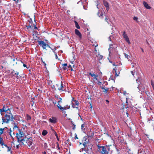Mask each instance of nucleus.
I'll return each instance as SVG.
<instances>
[{"mask_svg":"<svg viewBox=\"0 0 154 154\" xmlns=\"http://www.w3.org/2000/svg\"><path fill=\"white\" fill-rule=\"evenodd\" d=\"M54 53L55 55V58H56V59H58V60H59V59L58 58V56L57 55V53L56 52H54Z\"/></svg>","mask_w":154,"mask_h":154,"instance_id":"473e14b6","label":"nucleus"},{"mask_svg":"<svg viewBox=\"0 0 154 154\" xmlns=\"http://www.w3.org/2000/svg\"><path fill=\"white\" fill-rule=\"evenodd\" d=\"M133 19L135 21H137L138 20V18L136 17H133Z\"/></svg>","mask_w":154,"mask_h":154,"instance_id":"a19ab883","label":"nucleus"},{"mask_svg":"<svg viewBox=\"0 0 154 154\" xmlns=\"http://www.w3.org/2000/svg\"><path fill=\"white\" fill-rule=\"evenodd\" d=\"M4 129L2 128H0V135L2 134L3 133Z\"/></svg>","mask_w":154,"mask_h":154,"instance_id":"c756f323","label":"nucleus"},{"mask_svg":"<svg viewBox=\"0 0 154 154\" xmlns=\"http://www.w3.org/2000/svg\"><path fill=\"white\" fill-rule=\"evenodd\" d=\"M116 67H115L113 69V71L115 72L116 76H118V75L116 73Z\"/></svg>","mask_w":154,"mask_h":154,"instance_id":"2f4dec72","label":"nucleus"},{"mask_svg":"<svg viewBox=\"0 0 154 154\" xmlns=\"http://www.w3.org/2000/svg\"><path fill=\"white\" fill-rule=\"evenodd\" d=\"M2 109H5V110H6V112L7 113H8V112H7L8 111H10V110L11 109V108H6V107L5 106H4Z\"/></svg>","mask_w":154,"mask_h":154,"instance_id":"dca6fc26","label":"nucleus"},{"mask_svg":"<svg viewBox=\"0 0 154 154\" xmlns=\"http://www.w3.org/2000/svg\"><path fill=\"white\" fill-rule=\"evenodd\" d=\"M34 29H38L37 27L36 26H34Z\"/></svg>","mask_w":154,"mask_h":154,"instance_id":"bf43d9fd","label":"nucleus"},{"mask_svg":"<svg viewBox=\"0 0 154 154\" xmlns=\"http://www.w3.org/2000/svg\"><path fill=\"white\" fill-rule=\"evenodd\" d=\"M63 84L61 83V84L60 87V88L59 87L58 88V90H59L63 91Z\"/></svg>","mask_w":154,"mask_h":154,"instance_id":"f3484780","label":"nucleus"},{"mask_svg":"<svg viewBox=\"0 0 154 154\" xmlns=\"http://www.w3.org/2000/svg\"><path fill=\"white\" fill-rule=\"evenodd\" d=\"M111 36H110L109 38V40L110 41H111Z\"/></svg>","mask_w":154,"mask_h":154,"instance_id":"5fc2aeb1","label":"nucleus"},{"mask_svg":"<svg viewBox=\"0 0 154 154\" xmlns=\"http://www.w3.org/2000/svg\"><path fill=\"white\" fill-rule=\"evenodd\" d=\"M101 83H102L100 81L98 82V84L99 85H100Z\"/></svg>","mask_w":154,"mask_h":154,"instance_id":"338daca9","label":"nucleus"},{"mask_svg":"<svg viewBox=\"0 0 154 154\" xmlns=\"http://www.w3.org/2000/svg\"><path fill=\"white\" fill-rule=\"evenodd\" d=\"M85 140L83 142V145L84 146V148H86V147H87L88 146V144H89V140Z\"/></svg>","mask_w":154,"mask_h":154,"instance_id":"9b49d317","label":"nucleus"},{"mask_svg":"<svg viewBox=\"0 0 154 154\" xmlns=\"http://www.w3.org/2000/svg\"><path fill=\"white\" fill-rule=\"evenodd\" d=\"M101 88L102 89H104L105 91V92H106V93H107V91H108L109 89V88H106L105 89L104 87H102Z\"/></svg>","mask_w":154,"mask_h":154,"instance_id":"b1692460","label":"nucleus"},{"mask_svg":"<svg viewBox=\"0 0 154 154\" xmlns=\"http://www.w3.org/2000/svg\"><path fill=\"white\" fill-rule=\"evenodd\" d=\"M123 36L124 38L125 39V41L128 43V44H131V43L128 37L127 36L125 31L123 32Z\"/></svg>","mask_w":154,"mask_h":154,"instance_id":"39448f33","label":"nucleus"},{"mask_svg":"<svg viewBox=\"0 0 154 154\" xmlns=\"http://www.w3.org/2000/svg\"><path fill=\"white\" fill-rule=\"evenodd\" d=\"M92 145H89L87 147L85 148V152L88 154H93V152L92 149Z\"/></svg>","mask_w":154,"mask_h":154,"instance_id":"7ed1b4c3","label":"nucleus"},{"mask_svg":"<svg viewBox=\"0 0 154 154\" xmlns=\"http://www.w3.org/2000/svg\"><path fill=\"white\" fill-rule=\"evenodd\" d=\"M17 138L18 142H22L24 140V139H20V138L18 137V136H17Z\"/></svg>","mask_w":154,"mask_h":154,"instance_id":"6ab92c4d","label":"nucleus"},{"mask_svg":"<svg viewBox=\"0 0 154 154\" xmlns=\"http://www.w3.org/2000/svg\"><path fill=\"white\" fill-rule=\"evenodd\" d=\"M143 4L144 7L146 9H150L151 8V7L149 5V4H147L146 2L143 1Z\"/></svg>","mask_w":154,"mask_h":154,"instance_id":"1a4fd4ad","label":"nucleus"},{"mask_svg":"<svg viewBox=\"0 0 154 154\" xmlns=\"http://www.w3.org/2000/svg\"><path fill=\"white\" fill-rule=\"evenodd\" d=\"M49 122L51 123L55 124L57 122V119L54 117H52L49 119Z\"/></svg>","mask_w":154,"mask_h":154,"instance_id":"0eeeda50","label":"nucleus"},{"mask_svg":"<svg viewBox=\"0 0 154 154\" xmlns=\"http://www.w3.org/2000/svg\"><path fill=\"white\" fill-rule=\"evenodd\" d=\"M69 139H68L66 140V143H68L69 144Z\"/></svg>","mask_w":154,"mask_h":154,"instance_id":"13d9d810","label":"nucleus"},{"mask_svg":"<svg viewBox=\"0 0 154 154\" xmlns=\"http://www.w3.org/2000/svg\"><path fill=\"white\" fill-rule=\"evenodd\" d=\"M70 108V106H68V105L64 107H63V109H64V110H66L68 109H69Z\"/></svg>","mask_w":154,"mask_h":154,"instance_id":"4be33fe9","label":"nucleus"},{"mask_svg":"<svg viewBox=\"0 0 154 154\" xmlns=\"http://www.w3.org/2000/svg\"><path fill=\"white\" fill-rule=\"evenodd\" d=\"M112 64L113 65V66H116L115 64V63H113L112 62Z\"/></svg>","mask_w":154,"mask_h":154,"instance_id":"69168bd1","label":"nucleus"},{"mask_svg":"<svg viewBox=\"0 0 154 154\" xmlns=\"http://www.w3.org/2000/svg\"><path fill=\"white\" fill-rule=\"evenodd\" d=\"M124 54H125V56L126 58H127V59L129 58L130 57L129 55L126 54L125 53Z\"/></svg>","mask_w":154,"mask_h":154,"instance_id":"a878e982","label":"nucleus"},{"mask_svg":"<svg viewBox=\"0 0 154 154\" xmlns=\"http://www.w3.org/2000/svg\"><path fill=\"white\" fill-rule=\"evenodd\" d=\"M4 146L8 148V152H9L11 151V148L8 146L6 144H5Z\"/></svg>","mask_w":154,"mask_h":154,"instance_id":"412c9836","label":"nucleus"},{"mask_svg":"<svg viewBox=\"0 0 154 154\" xmlns=\"http://www.w3.org/2000/svg\"><path fill=\"white\" fill-rule=\"evenodd\" d=\"M62 99H61V98H60V101H59L58 102V103H61V102H62Z\"/></svg>","mask_w":154,"mask_h":154,"instance_id":"4d7b16f0","label":"nucleus"},{"mask_svg":"<svg viewBox=\"0 0 154 154\" xmlns=\"http://www.w3.org/2000/svg\"><path fill=\"white\" fill-rule=\"evenodd\" d=\"M11 129L10 128V132H9V134L10 135L11 137H12V135L11 134Z\"/></svg>","mask_w":154,"mask_h":154,"instance_id":"c03bdc74","label":"nucleus"},{"mask_svg":"<svg viewBox=\"0 0 154 154\" xmlns=\"http://www.w3.org/2000/svg\"><path fill=\"white\" fill-rule=\"evenodd\" d=\"M84 124H82L81 125V129L82 130H83V128H84Z\"/></svg>","mask_w":154,"mask_h":154,"instance_id":"09e8293b","label":"nucleus"},{"mask_svg":"<svg viewBox=\"0 0 154 154\" xmlns=\"http://www.w3.org/2000/svg\"><path fill=\"white\" fill-rule=\"evenodd\" d=\"M20 77H21V76H20V75H17V76H16V78L17 79H19V78Z\"/></svg>","mask_w":154,"mask_h":154,"instance_id":"a18cd8bd","label":"nucleus"},{"mask_svg":"<svg viewBox=\"0 0 154 154\" xmlns=\"http://www.w3.org/2000/svg\"><path fill=\"white\" fill-rule=\"evenodd\" d=\"M109 150V147L107 146H102V148L99 152L102 154H108Z\"/></svg>","mask_w":154,"mask_h":154,"instance_id":"f03ea898","label":"nucleus"},{"mask_svg":"<svg viewBox=\"0 0 154 154\" xmlns=\"http://www.w3.org/2000/svg\"><path fill=\"white\" fill-rule=\"evenodd\" d=\"M38 43L39 45L42 47L43 49H45L47 46L49 48H51V47L49 45L45 43L43 41H39Z\"/></svg>","mask_w":154,"mask_h":154,"instance_id":"20e7f679","label":"nucleus"},{"mask_svg":"<svg viewBox=\"0 0 154 154\" xmlns=\"http://www.w3.org/2000/svg\"><path fill=\"white\" fill-rule=\"evenodd\" d=\"M151 119H148L147 120V121L149 122H150V121L151 120Z\"/></svg>","mask_w":154,"mask_h":154,"instance_id":"0e129e2a","label":"nucleus"},{"mask_svg":"<svg viewBox=\"0 0 154 154\" xmlns=\"http://www.w3.org/2000/svg\"><path fill=\"white\" fill-rule=\"evenodd\" d=\"M57 106L59 109H60L63 112L64 111V109H63V107L61 106L59 104V103H57Z\"/></svg>","mask_w":154,"mask_h":154,"instance_id":"f8f14e48","label":"nucleus"},{"mask_svg":"<svg viewBox=\"0 0 154 154\" xmlns=\"http://www.w3.org/2000/svg\"><path fill=\"white\" fill-rule=\"evenodd\" d=\"M26 27H27V29H29V28H31V26L29 25L28 26H26Z\"/></svg>","mask_w":154,"mask_h":154,"instance_id":"ea45409f","label":"nucleus"},{"mask_svg":"<svg viewBox=\"0 0 154 154\" xmlns=\"http://www.w3.org/2000/svg\"><path fill=\"white\" fill-rule=\"evenodd\" d=\"M19 72H16V73H15L14 74H13V76H14L15 75H19Z\"/></svg>","mask_w":154,"mask_h":154,"instance_id":"58836bf2","label":"nucleus"},{"mask_svg":"<svg viewBox=\"0 0 154 154\" xmlns=\"http://www.w3.org/2000/svg\"><path fill=\"white\" fill-rule=\"evenodd\" d=\"M44 146L45 148L47 149L48 148V146L47 145V144L46 143H45L44 144Z\"/></svg>","mask_w":154,"mask_h":154,"instance_id":"bb28decb","label":"nucleus"},{"mask_svg":"<svg viewBox=\"0 0 154 154\" xmlns=\"http://www.w3.org/2000/svg\"><path fill=\"white\" fill-rule=\"evenodd\" d=\"M50 48L54 52H55V51L56 50V48L55 47H54L53 48H52L51 47V48Z\"/></svg>","mask_w":154,"mask_h":154,"instance_id":"f704fd0d","label":"nucleus"},{"mask_svg":"<svg viewBox=\"0 0 154 154\" xmlns=\"http://www.w3.org/2000/svg\"><path fill=\"white\" fill-rule=\"evenodd\" d=\"M57 146H58V149H60V147L59 146V144H58V143H57Z\"/></svg>","mask_w":154,"mask_h":154,"instance_id":"6e6d98bb","label":"nucleus"},{"mask_svg":"<svg viewBox=\"0 0 154 154\" xmlns=\"http://www.w3.org/2000/svg\"><path fill=\"white\" fill-rule=\"evenodd\" d=\"M97 146L98 147V151L99 152V151H100L101 150V149L102 148V146H100V145L98 144L97 145Z\"/></svg>","mask_w":154,"mask_h":154,"instance_id":"aec40b11","label":"nucleus"},{"mask_svg":"<svg viewBox=\"0 0 154 154\" xmlns=\"http://www.w3.org/2000/svg\"><path fill=\"white\" fill-rule=\"evenodd\" d=\"M75 34L78 36H79L80 38H82V35L81 32L79 31L77 29H75Z\"/></svg>","mask_w":154,"mask_h":154,"instance_id":"9d476101","label":"nucleus"},{"mask_svg":"<svg viewBox=\"0 0 154 154\" xmlns=\"http://www.w3.org/2000/svg\"><path fill=\"white\" fill-rule=\"evenodd\" d=\"M126 150L129 153V152L131 151V149H130L128 148H127L126 149Z\"/></svg>","mask_w":154,"mask_h":154,"instance_id":"37998d69","label":"nucleus"},{"mask_svg":"<svg viewBox=\"0 0 154 154\" xmlns=\"http://www.w3.org/2000/svg\"><path fill=\"white\" fill-rule=\"evenodd\" d=\"M103 3L104 5L106 8V10L108 11L109 9V6L108 3L106 1L103 0Z\"/></svg>","mask_w":154,"mask_h":154,"instance_id":"6e6552de","label":"nucleus"},{"mask_svg":"<svg viewBox=\"0 0 154 154\" xmlns=\"http://www.w3.org/2000/svg\"><path fill=\"white\" fill-rule=\"evenodd\" d=\"M72 125L73 126V127L72 128L73 130H74L76 128V125L74 123H72Z\"/></svg>","mask_w":154,"mask_h":154,"instance_id":"79ce46f5","label":"nucleus"},{"mask_svg":"<svg viewBox=\"0 0 154 154\" xmlns=\"http://www.w3.org/2000/svg\"><path fill=\"white\" fill-rule=\"evenodd\" d=\"M6 110H5V109H0V112H6Z\"/></svg>","mask_w":154,"mask_h":154,"instance_id":"72a5a7b5","label":"nucleus"},{"mask_svg":"<svg viewBox=\"0 0 154 154\" xmlns=\"http://www.w3.org/2000/svg\"><path fill=\"white\" fill-rule=\"evenodd\" d=\"M56 137H57V140L58 141H59V138H58V136H57V135L56 134Z\"/></svg>","mask_w":154,"mask_h":154,"instance_id":"e2e57ef3","label":"nucleus"},{"mask_svg":"<svg viewBox=\"0 0 154 154\" xmlns=\"http://www.w3.org/2000/svg\"><path fill=\"white\" fill-rule=\"evenodd\" d=\"M18 131H19V134H18V133H16V137H17V136H18V137L19 138L23 137L24 135L23 131L22 130V129H18Z\"/></svg>","mask_w":154,"mask_h":154,"instance_id":"423d86ee","label":"nucleus"},{"mask_svg":"<svg viewBox=\"0 0 154 154\" xmlns=\"http://www.w3.org/2000/svg\"><path fill=\"white\" fill-rule=\"evenodd\" d=\"M116 149L117 151L118 152V154H119L120 153L119 150L117 148H116Z\"/></svg>","mask_w":154,"mask_h":154,"instance_id":"de8ad7c7","label":"nucleus"},{"mask_svg":"<svg viewBox=\"0 0 154 154\" xmlns=\"http://www.w3.org/2000/svg\"><path fill=\"white\" fill-rule=\"evenodd\" d=\"M83 151H85V148H82L79 150V151L80 152H82Z\"/></svg>","mask_w":154,"mask_h":154,"instance_id":"7c9ffc66","label":"nucleus"},{"mask_svg":"<svg viewBox=\"0 0 154 154\" xmlns=\"http://www.w3.org/2000/svg\"><path fill=\"white\" fill-rule=\"evenodd\" d=\"M131 73L132 74V75H134V72H133V71H131Z\"/></svg>","mask_w":154,"mask_h":154,"instance_id":"680f3d73","label":"nucleus"},{"mask_svg":"<svg viewBox=\"0 0 154 154\" xmlns=\"http://www.w3.org/2000/svg\"><path fill=\"white\" fill-rule=\"evenodd\" d=\"M97 14L99 17H100L103 15L102 12H101L100 11L98 12Z\"/></svg>","mask_w":154,"mask_h":154,"instance_id":"5701e85b","label":"nucleus"},{"mask_svg":"<svg viewBox=\"0 0 154 154\" xmlns=\"http://www.w3.org/2000/svg\"><path fill=\"white\" fill-rule=\"evenodd\" d=\"M88 73L89 74V75H90L92 77H93V76L94 75V73H92L91 72H90L89 73Z\"/></svg>","mask_w":154,"mask_h":154,"instance_id":"e433bc0d","label":"nucleus"},{"mask_svg":"<svg viewBox=\"0 0 154 154\" xmlns=\"http://www.w3.org/2000/svg\"><path fill=\"white\" fill-rule=\"evenodd\" d=\"M19 2V0H17V1L16 0V1L15 2V3L16 4L18 3Z\"/></svg>","mask_w":154,"mask_h":154,"instance_id":"052dcab7","label":"nucleus"},{"mask_svg":"<svg viewBox=\"0 0 154 154\" xmlns=\"http://www.w3.org/2000/svg\"><path fill=\"white\" fill-rule=\"evenodd\" d=\"M0 144L1 145V146H4L5 144H4L3 142V138H2L0 140Z\"/></svg>","mask_w":154,"mask_h":154,"instance_id":"a211bd4d","label":"nucleus"},{"mask_svg":"<svg viewBox=\"0 0 154 154\" xmlns=\"http://www.w3.org/2000/svg\"><path fill=\"white\" fill-rule=\"evenodd\" d=\"M12 70V71L11 72V73L13 74H14V73L15 72V71L14 70Z\"/></svg>","mask_w":154,"mask_h":154,"instance_id":"864d4df0","label":"nucleus"},{"mask_svg":"<svg viewBox=\"0 0 154 154\" xmlns=\"http://www.w3.org/2000/svg\"><path fill=\"white\" fill-rule=\"evenodd\" d=\"M8 113H9V114H10L11 115H8L6 114L5 115V118L3 117H2L3 122L2 124H3V123H8L11 120V121H13V119H14L13 116L12 114L11 111H10L9 112H8Z\"/></svg>","mask_w":154,"mask_h":154,"instance_id":"f257e3e1","label":"nucleus"},{"mask_svg":"<svg viewBox=\"0 0 154 154\" xmlns=\"http://www.w3.org/2000/svg\"><path fill=\"white\" fill-rule=\"evenodd\" d=\"M21 62L23 64V66L24 67H26V68L28 69V67H27L26 66V65L25 64H24L22 61H21Z\"/></svg>","mask_w":154,"mask_h":154,"instance_id":"4c0bfd02","label":"nucleus"},{"mask_svg":"<svg viewBox=\"0 0 154 154\" xmlns=\"http://www.w3.org/2000/svg\"><path fill=\"white\" fill-rule=\"evenodd\" d=\"M67 63H64L62 65V66H67Z\"/></svg>","mask_w":154,"mask_h":154,"instance_id":"3c124183","label":"nucleus"},{"mask_svg":"<svg viewBox=\"0 0 154 154\" xmlns=\"http://www.w3.org/2000/svg\"><path fill=\"white\" fill-rule=\"evenodd\" d=\"M38 91H39L40 92V93L42 92V90H41L40 88L38 89Z\"/></svg>","mask_w":154,"mask_h":154,"instance_id":"49530a36","label":"nucleus"},{"mask_svg":"<svg viewBox=\"0 0 154 154\" xmlns=\"http://www.w3.org/2000/svg\"><path fill=\"white\" fill-rule=\"evenodd\" d=\"M74 23L76 27L78 29H79L80 28V27L79 25L78 22L76 21H74Z\"/></svg>","mask_w":154,"mask_h":154,"instance_id":"4468645a","label":"nucleus"},{"mask_svg":"<svg viewBox=\"0 0 154 154\" xmlns=\"http://www.w3.org/2000/svg\"><path fill=\"white\" fill-rule=\"evenodd\" d=\"M48 134V132L46 130H43L42 132V135L43 136H45Z\"/></svg>","mask_w":154,"mask_h":154,"instance_id":"2eb2a0df","label":"nucleus"},{"mask_svg":"<svg viewBox=\"0 0 154 154\" xmlns=\"http://www.w3.org/2000/svg\"><path fill=\"white\" fill-rule=\"evenodd\" d=\"M75 138H76L77 139H78V138L77 137V135L76 134H75Z\"/></svg>","mask_w":154,"mask_h":154,"instance_id":"8fccbe9b","label":"nucleus"},{"mask_svg":"<svg viewBox=\"0 0 154 154\" xmlns=\"http://www.w3.org/2000/svg\"><path fill=\"white\" fill-rule=\"evenodd\" d=\"M74 102H75V104L77 106H78L79 104V102L76 100H74Z\"/></svg>","mask_w":154,"mask_h":154,"instance_id":"393cba45","label":"nucleus"},{"mask_svg":"<svg viewBox=\"0 0 154 154\" xmlns=\"http://www.w3.org/2000/svg\"><path fill=\"white\" fill-rule=\"evenodd\" d=\"M98 77V75H96L95 74H94V75L93 76V77H94V79H96V80H97V77Z\"/></svg>","mask_w":154,"mask_h":154,"instance_id":"c9c22d12","label":"nucleus"},{"mask_svg":"<svg viewBox=\"0 0 154 154\" xmlns=\"http://www.w3.org/2000/svg\"><path fill=\"white\" fill-rule=\"evenodd\" d=\"M42 154H46V152L45 151H44L42 152Z\"/></svg>","mask_w":154,"mask_h":154,"instance_id":"774afa93","label":"nucleus"},{"mask_svg":"<svg viewBox=\"0 0 154 154\" xmlns=\"http://www.w3.org/2000/svg\"><path fill=\"white\" fill-rule=\"evenodd\" d=\"M138 152L139 153H142L143 154L144 151L142 149H139L138 150Z\"/></svg>","mask_w":154,"mask_h":154,"instance_id":"ddd939ff","label":"nucleus"},{"mask_svg":"<svg viewBox=\"0 0 154 154\" xmlns=\"http://www.w3.org/2000/svg\"><path fill=\"white\" fill-rule=\"evenodd\" d=\"M18 128V127L17 125H15L14 126V127L13 128V129H14V128Z\"/></svg>","mask_w":154,"mask_h":154,"instance_id":"603ef678","label":"nucleus"},{"mask_svg":"<svg viewBox=\"0 0 154 154\" xmlns=\"http://www.w3.org/2000/svg\"><path fill=\"white\" fill-rule=\"evenodd\" d=\"M26 116H27V120H29L31 119V117H30V116H29L28 114H27Z\"/></svg>","mask_w":154,"mask_h":154,"instance_id":"c85d7f7f","label":"nucleus"},{"mask_svg":"<svg viewBox=\"0 0 154 154\" xmlns=\"http://www.w3.org/2000/svg\"><path fill=\"white\" fill-rule=\"evenodd\" d=\"M72 108H78V106L76 107L75 106L76 105L74 104V103H72Z\"/></svg>","mask_w":154,"mask_h":154,"instance_id":"cd10ccee","label":"nucleus"}]
</instances>
